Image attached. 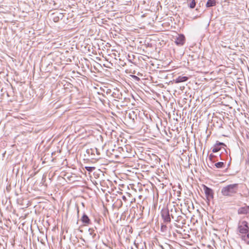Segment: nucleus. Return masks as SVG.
I'll list each match as a JSON object with an SVG mask.
<instances>
[{
    "mask_svg": "<svg viewBox=\"0 0 249 249\" xmlns=\"http://www.w3.org/2000/svg\"><path fill=\"white\" fill-rule=\"evenodd\" d=\"M224 163L223 162H218L215 164V166L217 168H221L223 167Z\"/></svg>",
    "mask_w": 249,
    "mask_h": 249,
    "instance_id": "9b49d317",
    "label": "nucleus"
},
{
    "mask_svg": "<svg viewBox=\"0 0 249 249\" xmlns=\"http://www.w3.org/2000/svg\"><path fill=\"white\" fill-rule=\"evenodd\" d=\"M215 144L217 146H219V145H224V146H225V144L224 143H223V142H217Z\"/></svg>",
    "mask_w": 249,
    "mask_h": 249,
    "instance_id": "4468645a",
    "label": "nucleus"
},
{
    "mask_svg": "<svg viewBox=\"0 0 249 249\" xmlns=\"http://www.w3.org/2000/svg\"><path fill=\"white\" fill-rule=\"evenodd\" d=\"M86 169L88 171H91L93 169H94V167H86Z\"/></svg>",
    "mask_w": 249,
    "mask_h": 249,
    "instance_id": "ddd939ff",
    "label": "nucleus"
},
{
    "mask_svg": "<svg viewBox=\"0 0 249 249\" xmlns=\"http://www.w3.org/2000/svg\"><path fill=\"white\" fill-rule=\"evenodd\" d=\"M122 198H123V199H124H124H125V197L124 196H123L122 197Z\"/></svg>",
    "mask_w": 249,
    "mask_h": 249,
    "instance_id": "f3484780",
    "label": "nucleus"
},
{
    "mask_svg": "<svg viewBox=\"0 0 249 249\" xmlns=\"http://www.w3.org/2000/svg\"><path fill=\"white\" fill-rule=\"evenodd\" d=\"M247 237L249 238V233L247 234Z\"/></svg>",
    "mask_w": 249,
    "mask_h": 249,
    "instance_id": "a211bd4d",
    "label": "nucleus"
},
{
    "mask_svg": "<svg viewBox=\"0 0 249 249\" xmlns=\"http://www.w3.org/2000/svg\"><path fill=\"white\" fill-rule=\"evenodd\" d=\"M196 6V1L195 0H192L191 2L189 4V6L191 8H194Z\"/></svg>",
    "mask_w": 249,
    "mask_h": 249,
    "instance_id": "f8f14e48",
    "label": "nucleus"
},
{
    "mask_svg": "<svg viewBox=\"0 0 249 249\" xmlns=\"http://www.w3.org/2000/svg\"><path fill=\"white\" fill-rule=\"evenodd\" d=\"M237 186L236 184L227 185L222 188L221 193L225 196H231L236 193Z\"/></svg>",
    "mask_w": 249,
    "mask_h": 249,
    "instance_id": "f257e3e1",
    "label": "nucleus"
},
{
    "mask_svg": "<svg viewBox=\"0 0 249 249\" xmlns=\"http://www.w3.org/2000/svg\"><path fill=\"white\" fill-rule=\"evenodd\" d=\"M220 148L219 147V146H217L216 144H214V147L212 150L213 152L216 153L219 151L220 150Z\"/></svg>",
    "mask_w": 249,
    "mask_h": 249,
    "instance_id": "9d476101",
    "label": "nucleus"
},
{
    "mask_svg": "<svg viewBox=\"0 0 249 249\" xmlns=\"http://www.w3.org/2000/svg\"><path fill=\"white\" fill-rule=\"evenodd\" d=\"M203 189L205 192L206 195L208 196H213L212 195V190L211 189L207 187L205 185H203Z\"/></svg>",
    "mask_w": 249,
    "mask_h": 249,
    "instance_id": "0eeeda50",
    "label": "nucleus"
},
{
    "mask_svg": "<svg viewBox=\"0 0 249 249\" xmlns=\"http://www.w3.org/2000/svg\"><path fill=\"white\" fill-rule=\"evenodd\" d=\"M188 79L187 76H179L174 80L175 83H179L186 81Z\"/></svg>",
    "mask_w": 249,
    "mask_h": 249,
    "instance_id": "39448f33",
    "label": "nucleus"
},
{
    "mask_svg": "<svg viewBox=\"0 0 249 249\" xmlns=\"http://www.w3.org/2000/svg\"><path fill=\"white\" fill-rule=\"evenodd\" d=\"M246 164L248 165H249V157L248 160L246 161Z\"/></svg>",
    "mask_w": 249,
    "mask_h": 249,
    "instance_id": "dca6fc26",
    "label": "nucleus"
},
{
    "mask_svg": "<svg viewBox=\"0 0 249 249\" xmlns=\"http://www.w3.org/2000/svg\"><path fill=\"white\" fill-rule=\"evenodd\" d=\"M216 0H208L206 3V6L207 7L213 6L216 5Z\"/></svg>",
    "mask_w": 249,
    "mask_h": 249,
    "instance_id": "6e6552de",
    "label": "nucleus"
},
{
    "mask_svg": "<svg viewBox=\"0 0 249 249\" xmlns=\"http://www.w3.org/2000/svg\"><path fill=\"white\" fill-rule=\"evenodd\" d=\"M161 216L164 222H169L171 220L169 211L167 209L162 210L161 211Z\"/></svg>",
    "mask_w": 249,
    "mask_h": 249,
    "instance_id": "7ed1b4c3",
    "label": "nucleus"
},
{
    "mask_svg": "<svg viewBox=\"0 0 249 249\" xmlns=\"http://www.w3.org/2000/svg\"><path fill=\"white\" fill-rule=\"evenodd\" d=\"M58 17H55L53 19V20L54 21V22H56L57 21H58Z\"/></svg>",
    "mask_w": 249,
    "mask_h": 249,
    "instance_id": "2eb2a0df",
    "label": "nucleus"
},
{
    "mask_svg": "<svg viewBox=\"0 0 249 249\" xmlns=\"http://www.w3.org/2000/svg\"><path fill=\"white\" fill-rule=\"evenodd\" d=\"M185 42V37L183 35H178L175 41L177 45H182Z\"/></svg>",
    "mask_w": 249,
    "mask_h": 249,
    "instance_id": "20e7f679",
    "label": "nucleus"
},
{
    "mask_svg": "<svg viewBox=\"0 0 249 249\" xmlns=\"http://www.w3.org/2000/svg\"><path fill=\"white\" fill-rule=\"evenodd\" d=\"M249 213V206L242 207L238 210V213L240 214H246Z\"/></svg>",
    "mask_w": 249,
    "mask_h": 249,
    "instance_id": "423d86ee",
    "label": "nucleus"
},
{
    "mask_svg": "<svg viewBox=\"0 0 249 249\" xmlns=\"http://www.w3.org/2000/svg\"><path fill=\"white\" fill-rule=\"evenodd\" d=\"M81 220L83 223L86 224H89V219L88 216L85 214L82 216Z\"/></svg>",
    "mask_w": 249,
    "mask_h": 249,
    "instance_id": "1a4fd4ad",
    "label": "nucleus"
},
{
    "mask_svg": "<svg viewBox=\"0 0 249 249\" xmlns=\"http://www.w3.org/2000/svg\"><path fill=\"white\" fill-rule=\"evenodd\" d=\"M239 232L241 234H247L249 231L248 223L246 221L241 222L238 227Z\"/></svg>",
    "mask_w": 249,
    "mask_h": 249,
    "instance_id": "f03ea898",
    "label": "nucleus"
}]
</instances>
